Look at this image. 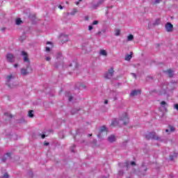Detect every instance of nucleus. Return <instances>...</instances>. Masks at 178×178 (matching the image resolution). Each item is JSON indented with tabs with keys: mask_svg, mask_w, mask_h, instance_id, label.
<instances>
[{
	"mask_svg": "<svg viewBox=\"0 0 178 178\" xmlns=\"http://www.w3.org/2000/svg\"><path fill=\"white\" fill-rule=\"evenodd\" d=\"M33 72V68H31V65L28 64L26 66V69L22 68L21 69V74L22 76H26L29 73H31Z\"/></svg>",
	"mask_w": 178,
	"mask_h": 178,
	"instance_id": "nucleus-1",
	"label": "nucleus"
},
{
	"mask_svg": "<svg viewBox=\"0 0 178 178\" xmlns=\"http://www.w3.org/2000/svg\"><path fill=\"white\" fill-rule=\"evenodd\" d=\"M147 140H159V137L156 136L155 132H150L146 134L145 136Z\"/></svg>",
	"mask_w": 178,
	"mask_h": 178,
	"instance_id": "nucleus-2",
	"label": "nucleus"
},
{
	"mask_svg": "<svg viewBox=\"0 0 178 178\" xmlns=\"http://www.w3.org/2000/svg\"><path fill=\"white\" fill-rule=\"evenodd\" d=\"M120 120L123 122V124H127L129 123V117L127 116V113H124Z\"/></svg>",
	"mask_w": 178,
	"mask_h": 178,
	"instance_id": "nucleus-3",
	"label": "nucleus"
},
{
	"mask_svg": "<svg viewBox=\"0 0 178 178\" xmlns=\"http://www.w3.org/2000/svg\"><path fill=\"white\" fill-rule=\"evenodd\" d=\"M114 72L115 71L113 70V67H111L110 70H108V72L105 74V79H111L113 76Z\"/></svg>",
	"mask_w": 178,
	"mask_h": 178,
	"instance_id": "nucleus-4",
	"label": "nucleus"
},
{
	"mask_svg": "<svg viewBox=\"0 0 178 178\" xmlns=\"http://www.w3.org/2000/svg\"><path fill=\"white\" fill-rule=\"evenodd\" d=\"M21 55L24 57V61L26 62L28 64H30V59H29V54L27 52L22 51Z\"/></svg>",
	"mask_w": 178,
	"mask_h": 178,
	"instance_id": "nucleus-5",
	"label": "nucleus"
},
{
	"mask_svg": "<svg viewBox=\"0 0 178 178\" xmlns=\"http://www.w3.org/2000/svg\"><path fill=\"white\" fill-rule=\"evenodd\" d=\"M165 30L168 33H171V31H173V25L170 22H168L165 26Z\"/></svg>",
	"mask_w": 178,
	"mask_h": 178,
	"instance_id": "nucleus-6",
	"label": "nucleus"
},
{
	"mask_svg": "<svg viewBox=\"0 0 178 178\" xmlns=\"http://www.w3.org/2000/svg\"><path fill=\"white\" fill-rule=\"evenodd\" d=\"M6 58L8 62H10V63H13L15 60V56L12 54H8Z\"/></svg>",
	"mask_w": 178,
	"mask_h": 178,
	"instance_id": "nucleus-7",
	"label": "nucleus"
},
{
	"mask_svg": "<svg viewBox=\"0 0 178 178\" xmlns=\"http://www.w3.org/2000/svg\"><path fill=\"white\" fill-rule=\"evenodd\" d=\"M141 94V90H132L130 93L131 97H136L137 95H140Z\"/></svg>",
	"mask_w": 178,
	"mask_h": 178,
	"instance_id": "nucleus-8",
	"label": "nucleus"
},
{
	"mask_svg": "<svg viewBox=\"0 0 178 178\" xmlns=\"http://www.w3.org/2000/svg\"><path fill=\"white\" fill-rule=\"evenodd\" d=\"M109 143H115L116 141V136L115 135H111L108 138Z\"/></svg>",
	"mask_w": 178,
	"mask_h": 178,
	"instance_id": "nucleus-9",
	"label": "nucleus"
},
{
	"mask_svg": "<svg viewBox=\"0 0 178 178\" xmlns=\"http://www.w3.org/2000/svg\"><path fill=\"white\" fill-rule=\"evenodd\" d=\"M165 73H168L169 77H173V70H168L167 71H164Z\"/></svg>",
	"mask_w": 178,
	"mask_h": 178,
	"instance_id": "nucleus-10",
	"label": "nucleus"
},
{
	"mask_svg": "<svg viewBox=\"0 0 178 178\" xmlns=\"http://www.w3.org/2000/svg\"><path fill=\"white\" fill-rule=\"evenodd\" d=\"M131 58H133V52H131L130 54L125 56V60H130Z\"/></svg>",
	"mask_w": 178,
	"mask_h": 178,
	"instance_id": "nucleus-11",
	"label": "nucleus"
},
{
	"mask_svg": "<svg viewBox=\"0 0 178 178\" xmlns=\"http://www.w3.org/2000/svg\"><path fill=\"white\" fill-rule=\"evenodd\" d=\"M100 55H102V56H107L108 53H106V51L104 49L100 50Z\"/></svg>",
	"mask_w": 178,
	"mask_h": 178,
	"instance_id": "nucleus-12",
	"label": "nucleus"
},
{
	"mask_svg": "<svg viewBox=\"0 0 178 178\" xmlns=\"http://www.w3.org/2000/svg\"><path fill=\"white\" fill-rule=\"evenodd\" d=\"M12 79H15V76H13V74H10L7 76V81L8 83H9V81H10V80H12Z\"/></svg>",
	"mask_w": 178,
	"mask_h": 178,
	"instance_id": "nucleus-13",
	"label": "nucleus"
},
{
	"mask_svg": "<svg viewBox=\"0 0 178 178\" xmlns=\"http://www.w3.org/2000/svg\"><path fill=\"white\" fill-rule=\"evenodd\" d=\"M133 40H134V36L133 35L130 34L127 37V41H133Z\"/></svg>",
	"mask_w": 178,
	"mask_h": 178,
	"instance_id": "nucleus-14",
	"label": "nucleus"
},
{
	"mask_svg": "<svg viewBox=\"0 0 178 178\" xmlns=\"http://www.w3.org/2000/svg\"><path fill=\"white\" fill-rule=\"evenodd\" d=\"M33 111L31 110L29 111V114H28V116L29 118H34V114H33Z\"/></svg>",
	"mask_w": 178,
	"mask_h": 178,
	"instance_id": "nucleus-15",
	"label": "nucleus"
},
{
	"mask_svg": "<svg viewBox=\"0 0 178 178\" xmlns=\"http://www.w3.org/2000/svg\"><path fill=\"white\" fill-rule=\"evenodd\" d=\"M118 124H119V122H118V121L113 120V121L111 122V126L115 127V126H118Z\"/></svg>",
	"mask_w": 178,
	"mask_h": 178,
	"instance_id": "nucleus-16",
	"label": "nucleus"
},
{
	"mask_svg": "<svg viewBox=\"0 0 178 178\" xmlns=\"http://www.w3.org/2000/svg\"><path fill=\"white\" fill-rule=\"evenodd\" d=\"M23 22L22 21V19L20 18H18L16 19V24L17 26H19V24H22Z\"/></svg>",
	"mask_w": 178,
	"mask_h": 178,
	"instance_id": "nucleus-17",
	"label": "nucleus"
},
{
	"mask_svg": "<svg viewBox=\"0 0 178 178\" xmlns=\"http://www.w3.org/2000/svg\"><path fill=\"white\" fill-rule=\"evenodd\" d=\"M115 35L117 37L120 35V29H115Z\"/></svg>",
	"mask_w": 178,
	"mask_h": 178,
	"instance_id": "nucleus-18",
	"label": "nucleus"
},
{
	"mask_svg": "<svg viewBox=\"0 0 178 178\" xmlns=\"http://www.w3.org/2000/svg\"><path fill=\"white\" fill-rule=\"evenodd\" d=\"M106 131V127L105 126H103L100 128V133H103V131Z\"/></svg>",
	"mask_w": 178,
	"mask_h": 178,
	"instance_id": "nucleus-19",
	"label": "nucleus"
},
{
	"mask_svg": "<svg viewBox=\"0 0 178 178\" xmlns=\"http://www.w3.org/2000/svg\"><path fill=\"white\" fill-rule=\"evenodd\" d=\"M169 129H170V131L172 133L173 131H175V127L173 126H169Z\"/></svg>",
	"mask_w": 178,
	"mask_h": 178,
	"instance_id": "nucleus-20",
	"label": "nucleus"
},
{
	"mask_svg": "<svg viewBox=\"0 0 178 178\" xmlns=\"http://www.w3.org/2000/svg\"><path fill=\"white\" fill-rule=\"evenodd\" d=\"M103 2H105V0H99L98 2H97V6H99V5H102V3Z\"/></svg>",
	"mask_w": 178,
	"mask_h": 178,
	"instance_id": "nucleus-21",
	"label": "nucleus"
},
{
	"mask_svg": "<svg viewBox=\"0 0 178 178\" xmlns=\"http://www.w3.org/2000/svg\"><path fill=\"white\" fill-rule=\"evenodd\" d=\"M161 106H165L168 105V104L166 103V102L162 101L161 102Z\"/></svg>",
	"mask_w": 178,
	"mask_h": 178,
	"instance_id": "nucleus-22",
	"label": "nucleus"
},
{
	"mask_svg": "<svg viewBox=\"0 0 178 178\" xmlns=\"http://www.w3.org/2000/svg\"><path fill=\"white\" fill-rule=\"evenodd\" d=\"M78 10H76V8H74L72 13V15H76V13H77Z\"/></svg>",
	"mask_w": 178,
	"mask_h": 178,
	"instance_id": "nucleus-23",
	"label": "nucleus"
},
{
	"mask_svg": "<svg viewBox=\"0 0 178 178\" xmlns=\"http://www.w3.org/2000/svg\"><path fill=\"white\" fill-rule=\"evenodd\" d=\"M3 178H9V175L8 173H5L3 176Z\"/></svg>",
	"mask_w": 178,
	"mask_h": 178,
	"instance_id": "nucleus-24",
	"label": "nucleus"
},
{
	"mask_svg": "<svg viewBox=\"0 0 178 178\" xmlns=\"http://www.w3.org/2000/svg\"><path fill=\"white\" fill-rule=\"evenodd\" d=\"M92 24H93V26H95V25L98 24V21L97 20L94 21L92 22Z\"/></svg>",
	"mask_w": 178,
	"mask_h": 178,
	"instance_id": "nucleus-25",
	"label": "nucleus"
},
{
	"mask_svg": "<svg viewBox=\"0 0 178 178\" xmlns=\"http://www.w3.org/2000/svg\"><path fill=\"white\" fill-rule=\"evenodd\" d=\"M5 116H9V118H12V115H9L8 113H4Z\"/></svg>",
	"mask_w": 178,
	"mask_h": 178,
	"instance_id": "nucleus-26",
	"label": "nucleus"
},
{
	"mask_svg": "<svg viewBox=\"0 0 178 178\" xmlns=\"http://www.w3.org/2000/svg\"><path fill=\"white\" fill-rule=\"evenodd\" d=\"M92 29H93L92 26L90 25V26H88V30H89V31H91V30H92Z\"/></svg>",
	"mask_w": 178,
	"mask_h": 178,
	"instance_id": "nucleus-27",
	"label": "nucleus"
},
{
	"mask_svg": "<svg viewBox=\"0 0 178 178\" xmlns=\"http://www.w3.org/2000/svg\"><path fill=\"white\" fill-rule=\"evenodd\" d=\"M49 51H51V48H49V47H46V51H47V52H49Z\"/></svg>",
	"mask_w": 178,
	"mask_h": 178,
	"instance_id": "nucleus-28",
	"label": "nucleus"
},
{
	"mask_svg": "<svg viewBox=\"0 0 178 178\" xmlns=\"http://www.w3.org/2000/svg\"><path fill=\"white\" fill-rule=\"evenodd\" d=\"M132 76L134 79H137V75L135 73H132Z\"/></svg>",
	"mask_w": 178,
	"mask_h": 178,
	"instance_id": "nucleus-29",
	"label": "nucleus"
},
{
	"mask_svg": "<svg viewBox=\"0 0 178 178\" xmlns=\"http://www.w3.org/2000/svg\"><path fill=\"white\" fill-rule=\"evenodd\" d=\"M131 165L132 166H136V163H135L134 161H131Z\"/></svg>",
	"mask_w": 178,
	"mask_h": 178,
	"instance_id": "nucleus-30",
	"label": "nucleus"
},
{
	"mask_svg": "<svg viewBox=\"0 0 178 178\" xmlns=\"http://www.w3.org/2000/svg\"><path fill=\"white\" fill-rule=\"evenodd\" d=\"M173 158H174V156H173V155H170V161H173Z\"/></svg>",
	"mask_w": 178,
	"mask_h": 178,
	"instance_id": "nucleus-31",
	"label": "nucleus"
},
{
	"mask_svg": "<svg viewBox=\"0 0 178 178\" xmlns=\"http://www.w3.org/2000/svg\"><path fill=\"white\" fill-rule=\"evenodd\" d=\"M82 0H79L76 2V5H79L80 2H81Z\"/></svg>",
	"mask_w": 178,
	"mask_h": 178,
	"instance_id": "nucleus-32",
	"label": "nucleus"
},
{
	"mask_svg": "<svg viewBox=\"0 0 178 178\" xmlns=\"http://www.w3.org/2000/svg\"><path fill=\"white\" fill-rule=\"evenodd\" d=\"M175 109H177V111H178V104L175 105Z\"/></svg>",
	"mask_w": 178,
	"mask_h": 178,
	"instance_id": "nucleus-33",
	"label": "nucleus"
},
{
	"mask_svg": "<svg viewBox=\"0 0 178 178\" xmlns=\"http://www.w3.org/2000/svg\"><path fill=\"white\" fill-rule=\"evenodd\" d=\"M6 155V156H8L9 158V157H10L11 154H10V153H7Z\"/></svg>",
	"mask_w": 178,
	"mask_h": 178,
	"instance_id": "nucleus-34",
	"label": "nucleus"
},
{
	"mask_svg": "<svg viewBox=\"0 0 178 178\" xmlns=\"http://www.w3.org/2000/svg\"><path fill=\"white\" fill-rule=\"evenodd\" d=\"M159 2H161V0H156L155 1V3H159Z\"/></svg>",
	"mask_w": 178,
	"mask_h": 178,
	"instance_id": "nucleus-35",
	"label": "nucleus"
},
{
	"mask_svg": "<svg viewBox=\"0 0 178 178\" xmlns=\"http://www.w3.org/2000/svg\"><path fill=\"white\" fill-rule=\"evenodd\" d=\"M46 60H48V61L51 60V58L50 57H47Z\"/></svg>",
	"mask_w": 178,
	"mask_h": 178,
	"instance_id": "nucleus-36",
	"label": "nucleus"
},
{
	"mask_svg": "<svg viewBox=\"0 0 178 178\" xmlns=\"http://www.w3.org/2000/svg\"><path fill=\"white\" fill-rule=\"evenodd\" d=\"M72 99H73V97L70 96V97H69V101H72Z\"/></svg>",
	"mask_w": 178,
	"mask_h": 178,
	"instance_id": "nucleus-37",
	"label": "nucleus"
},
{
	"mask_svg": "<svg viewBox=\"0 0 178 178\" xmlns=\"http://www.w3.org/2000/svg\"><path fill=\"white\" fill-rule=\"evenodd\" d=\"M125 165H126L127 168H128L129 167V162L126 161Z\"/></svg>",
	"mask_w": 178,
	"mask_h": 178,
	"instance_id": "nucleus-38",
	"label": "nucleus"
},
{
	"mask_svg": "<svg viewBox=\"0 0 178 178\" xmlns=\"http://www.w3.org/2000/svg\"><path fill=\"white\" fill-rule=\"evenodd\" d=\"M41 137H42V138H45V134H42Z\"/></svg>",
	"mask_w": 178,
	"mask_h": 178,
	"instance_id": "nucleus-39",
	"label": "nucleus"
},
{
	"mask_svg": "<svg viewBox=\"0 0 178 178\" xmlns=\"http://www.w3.org/2000/svg\"><path fill=\"white\" fill-rule=\"evenodd\" d=\"M58 8H59V9H63V7L60 5V6H58Z\"/></svg>",
	"mask_w": 178,
	"mask_h": 178,
	"instance_id": "nucleus-40",
	"label": "nucleus"
},
{
	"mask_svg": "<svg viewBox=\"0 0 178 178\" xmlns=\"http://www.w3.org/2000/svg\"><path fill=\"white\" fill-rule=\"evenodd\" d=\"M47 45L52 44V42H47Z\"/></svg>",
	"mask_w": 178,
	"mask_h": 178,
	"instance_id": "nucleus-41",
	"label": "nucleus"
},
{
	"mask_svg": "<svg viewBox=\"0 0 178 178\" xmlns=\"http://www.w3.org/2000/svg\"><path fill=\"white\" fill-rule=\"evenodd\" d=\"M19 66V64H15L14 67H17Z\"/></svg>",
	"mask_w": 178,
	"mask_h": 178,
	"instance_id": "nucleus-42",
	"label": "nucleus"
},
{
	"mask_svg": "<svg viewBox=\"0 0 178 178\" xmlns=\"http://www.w3.org/2000/svg\"><path fill=\"white\" fill-rule=\"evenodd\" d=\"M44 145H49V143H44Z\"/></svg>",
	"mask_w": 178,
	"mask_h": 178,
	"instance_id": "nucleus-43",
	"label": "nucleus"
},
{
	"mask_svg": "<svg viewBox=\"0 0 178 178\" xmlns=\"http://www.w3.org/2000/svg\"><path fill=\"white\" fill-rule=\"evenodd\" d=\"M2 161H3V162H5V161H6V158H3Z\"/></svg>",
	"mask_w": 178,
	"mask_h": 178,
	"instance_id": "nucleus-44",
	"label": "nucleus"
},
{
	"mask_svg": "<svg viewBox=\"0 0 178 178\" xmlns=\"http://www.w3.org/2000/svg\"><path fill=\"white\" fill-rule=\"evenodd\" d=\"M104 104H108V100L106 99V100L104 101Z\"/></svg>",
	"mask_w": 178,
	"mask_h": 178,
	"instance_id": "nucleus-45",
	"label": "nucleus"
},
{
	"mask_svg": "<svg viewBox=\"0 0 178 178\" xmlns=\"http://www.w3.org/2000/svg\"><path fill=\"white\" fill-rule=\"evenodd\" d=\"M165 132H166V133H169V129H166V130H165Z\"/></svg>",
	"mask_w": 178,
	"mask_h": 178,
	"instance_id": "nucleus-46",
	"label": "nucleus"
},
{
	"mask_svg": "<svg viewBox=\"0 0 178 178\" xmlns=\"http://www.w3.org/2000/svg\"><path fill=\"white\" fill-rule=\"evenodd\" d=\"M88 136V137H91V136H92V134H89Z\"/></svg>",
	"mask_w": 178,
	"mask_h": 178,
	"instance_id": "nucleus-47",
	"label": "nucleus"
},
{
	"mask_svg": "<svg viewBox=\"0 0 178 178\" xmlns=\"http://www.w3.org/2000/svg\"><path fill=\"white\" fill-rule=\"evenodd\" d=\"M145 172H147V168L145 170Z\"/></svg>",
	"mask_w": 178,
	"mask_h": 178,
	"instance_id": "nucleus-48",
	"label": "nucleus"
}]
</instances>
